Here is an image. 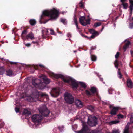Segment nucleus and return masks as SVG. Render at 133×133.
I'll return each instance as SVG.
<instances>
[{
    "label": "nucleus",
    "mask_w": 133,
    "mask_h": 133,
    "mask_svg": "<svg viewBox=\"0 0 133 133\" xmlns=\"http://www.w3.org/2000/svg\"><path fill=\"white\" fill-rule=\"evenodd\" d=\"M88 127L86 125H84L82 129L78 132V133H88L89 131Z\"/></svg>",
    "instance_id": "nucleus-14"
},
{
    "label": "nucleus",
    "mask_w": 133,
    "mask_h": 133,
    "mask_svg": "<svg viewBox=\"0 0 133 133\" xmlns=\"http://www.w3.org/2000/svg\"><path fill=\"white\" fill-rule=\"evenodd\" d=\"M93 35L90 37H88V36L85 35L84 34H81V36L83 37H85L88 39L91 40L97 36L99 34H92Z\"/></svg>",
    "instance_id": "nucleus-16"
},
{
    "label": "nucleus",
    "mask_w": 133,
    "mask_h": 133,
    "mask_svg": "<svg viewBox=\"0 0 133 133\" xmlns=\"http://www.w3.org/2000/svg\"><path fill=\"white\" fill-rule=\"evenodd\" d=\"M130 121L131 123H133V117L132 116H131L130 118Z\"/></svg>",
    "instance_id": "nucleus-54"
},
{
    "label": "nucleus",
    "mask_w": 133,
    "mask_h": 133,
    "mask_svg": "<svg viewBox=\"0 0 133 133\" xmlns=\"http://www.w3.org/2000/svg\"><path fill=\"white\" fill-rule=\"evenodd\" d=\"M77 50H74L73 52L74 53H76V52H77Z\"/></svg>",
    "instance_id": "nucleus-64"
},
{
    "label": "nucleus",
    "mask_w": 133,
    "mask_h": 133,
    "mask_svg": "<svg viewBox=\"0 0 133 133\" xmlns=\"http://www.w3.org/2000/svg\"><path fill=\"white\" fill-rule=\"evenodd\" d=\"M79 84L80 85L84 88H85L86 87V84L84 82H80Z\"/></svg>",
    "instance_id": "nucleus-37"
},
{
    "label": "nucleus",
    "mask_w": 133,
    "mask_h": 133,
    "mask_svg": "<svg viewBox=\"0 0 133 133\" xmlns=\"http://www.w3.org/2000/svg\"><path fill=\"white\" fill-rule=\"evenodd\" d=\"M59 29L58 28H57V32L58 33H62V32H61L59 31H58Z\"/></svg>",
    "instance_id": "nucleus-59"
},
{
    "label": "nucleus",
    "mask_w": 133,
    "mask_h": 133,
    "mask_svg": "<svg viewBox=\"0 0 133 133\" xmlns=\"http://www.w3.org/2000/svg\"><path fill=\"white\" fill-rule=\"evenodd\" d=\"M42 34V37L43 38H47L49 36V34ZM51 34L55 35L56 34Z\"/></svg>",
    "instance_id": "nucleus-24"
},
{
    "label": "nucleus",
    "mask_w": 133,
    "mask_h": 133,
    "mask_svg": "<svg viewBox=\"0 0 133 133\" xmlns=\"http://www.w3.org/2000/svg\"><path fill=\"white\" fill-rule=\"evenodd\" d=\"M32 121L35 123H39L40 122L42 118L41 115L39 114L34 115L32 117Z\"/></svg>",
    "instance_id": "nucleus-8"
},
{
    "label": "nucleus",
    "mask_w": 133,
    "mask_h": 133,
    "mask_svg": "<svg viewBox=\"0 0 133 133\" xmlns=\"http://www.w3.org/2000/svg\"><path fill=\"white\" fill-rule=\"evenodd\" d=\"M101 25V23L100 22H96L94 23V27H97L100 26Z\"/></svg>",
    "instance_id": "nucleus-32"
},
{
    "label": "nucleus",
    "mask_w": 133,
    "mask_h": 133,
    "mask_svg": "<svg viewBox=\"0 0 133 133\" xmlns=\"http://www.w3.org/2000/svg\"><path fill=\"white\" fill-rule=\"evenodd\" d=\"M4 71V69L3 67H0V75H2L3 74Z\"/></svg>",
    "instance_id": "nucleus-34"
},
{
    "label": "nucleus",
    "mask_w": 133,
    "mask_h": 133,
    "mask_svg": "<svg viewBox=\"0 0 133 133\" xmlns=\"http://www.w3.org/2000/svg\"><path fill=\"white\" fill-rule=\"evenodd\" d=\"M99 130H92L91 131L88 132V133H99Z\"/></svg>",
    "instance_id": "nucleus-38"
},
{
    "label": "nucleus",
    "mask_w": 133,
    "mask_h": 133,
    "mask_svg": "<svg viewBox=\"0 0 133 133\" xmlns=\"http://www.w3.org/2000/svg\"><path fill=\"white\" fill-rule=\"evenodd\" d=\"M15 110L17 113H18L19 111V108L17 107H16L15 108Z\"/></svg>",
    "instance_id": "nucleus-43"
},
{
    "label": "nucleus",
    "mask_w": 133,
    "mask_h": 133,
    "mask_svg": "<svg viewBox=\"0 0 133 133\" xmlns=\"http://www.w3.org/2000/svg\"><path fill=\"white\" fill-rule=\"evenodd\" d=\"M65 99L67 103L72 104L74 102V98L72 95L69 93H66L64 95Z\"/></svg>",
    "instance_id": "nucleus-4"
},
{
    "label": "nucleus",
    "mask_w": 133,
    "mask_h": 133,
    "mask_svg": "<svg viewBox=\"0 0 133 133\" xmlns=\"http://www.w3.org/2000/svg\"><path fill=\"white\" fill-rule=\"evenodd\" d=\"M129 123H128L127 124L125 127L124 129V131L123 133H129Z\"/></svg>",
    "instance_id": "nucleus-21"
},
{
    "label": "nucleus",
    "mask_w": 133,
    "mask_h": 133,
    "mask_svg": "<svg viewBox=\"0 0 133 133\" xmlns=\"http://www.w3.org/2000/svg\"><path fill=\"white\" fill-rule=\"evenodd\" d=\"M58 128L59 129V130L61 131L63 129L64 127L63 126H59L58 127Z\"/></svg>",
    "instance_id": "nucleus-49"
},
{
    "label": "nucleus",
    "mask_w": 133,
    "mask_h": 133,
    "mask_svg": "<svg viewBox=\"0 0 133 133\" xmlns=\"http://www.w3.org/2000/svg\"><path fill=\"white\" fill-rule=\"evenodd\" d=\"M42 33H44V31H46V33H48L49 32L48 30L46 29H45L43 30H42Z\"/></svg>",
    "instance_id": "nucleus-52"
},
{
    "label": "nucleus",
    "mask_w": 133,
    "mask_h": 133,
    "mask_svg": "<svg viewBox=\"0 0 133 133\" xmlns=\"http://www.w3.org/2000/svg\"><path fill=\"white\" fill-rule=\"evenodd\" d=\"M121 6H122L123 7V8L124 9H127L128 7V4L127 3H121Z\"/></svg>",
    "instance_id": "nucleus-26"
},
{
    "label": "nucleus",
    "mask_w": 133,
    "mask_h": 133,
    "mask_svg": "<svg viewBox=\"0 0 133 133\" xmlns=\"http://www.w3.org/2000/svg\"><path fill=\"white\" fill-rule=\"evenodd\" d=\"M84 3L82 2V1H80L79 3V6L81 8H83L84 6L83 5Z\"/></svg>",
    "instance_id": "nucleus-39"
},
{
    "label": "nucleus",
    "mask_w": 133,
    "mask_h": 133,
    "mask_svg": "<svg viewBox=\"0 0 133 133\" xmlns=\"http://www.w3.org/2000/svg\"><path fill=\"white\" fill-rule=\"evenodd\" d=\"M96 47L95 46H92L91 48V49H90V52H91V51L93 50H95L96 49Z\"/></svg>",
    "instance_id": "nucleus-51"
},
{
    "label": "nucleus",
    "mask_w": 133,
    "mask_h": 133,
    "mask_svg": "<svg viewBox=\"0 0 133 133\" xmlns=\"http://www.w3.org/2000/svg\"><path fill=\"white\" fill-rule=\"evenodd\" d=\"M75 105L77 107L81 108L83 106V104L81 101L78 99L76 100L75 101Z\"/></svg>",
    "instance_id": "nucleus-17"
},
{
    "label": "nucleus",
    "mask_w": 133,
    "mask_h": 133,
    "mask_svg": "<svg viewBox=\"0 0 133 133\" xmlns=\"http://www.w3.org/2000/svg\"><path fill=\"white\" fill-rule=\"evenodd\" d=\"M114 64L115 65V67L116 68H118V60H117V59L115 61Z\"/></svg>",
    "instance_id": "nucleus-35"
},
{
    "label": "nucleus",
    "mask_w": 133,
    "mask_h": 133,
    "mask_svg": "<svg viewBox=\"0 0 133 133\" xmlns=\"http://www.w3.org/2000/svg\"><path fill=\"white\" fill-rule=\"evenodd\" d=\"M74 23H75V25L76 26L77 28V29H78L79 28H78V23L77 21V18L76 17H74Z\"/></svg>",
    "instance_id": "nucleus-36"
},
{
    "label": "nucleus",
    "mask_w": 133,
    "mask_h": 133,
    "mask_svg": "<svg viewBox=\"0 0 133 133\" xmlns=\"http://www.w3.org/2000/svg\"><path fill=\"white\" fill-rule=\"evenodd\" d=\"M34 94L35 95V97L37 99H38L39 96L41 97L46 96L47 95L44 93H43L42 92L40 93L38 91H36L34 93Z\"/></svg>",
    "instance_id": "nucleus-13"
},
{
    "label": "nucleus",
    "mask_w": 133,
    "mask_h": 133,
    "mask_svg": "<svg viewBox=\"0 0 133 133\" xmlns=\"http://www.w3.org/2000/svg\"><path fill=\"white\" fill-rule=\"evenodd\" d=\"M112 133H119V130L115 129L112 130Z\"/></svg>",
    "instance_id": "nucleus-40"
},
{
    "label": "nucleus",
    "mask_w": 133,
    "mask_h": 133,
    "mask_svg": "<svg viewBox=\"0 0 133 133\" xmlns=\"http://www.w3.org/2000/svg\"><path fill=\"white\" fill-rule=\"evenodd\" d=\"M23 114L25 115H30L31 112L30 111H28L26 109H24L23 112Z\"/></svg>",
    "instance_id": "nucleus-30"
},
{
    "label": "nucleus",
    "mask_w": 133,
    "mask_h": 133,
    "mask_svg": "<svg viewBox=\"0 0 133 133\" xmlns=\"http://www.w3.org/2000/svg\"><path fill=\"white\" fill-rule=\"evenodd\" d=\"M67 36L68 37H71V34H67Z\"/></svg>",
    "instance_id": "nucleus-61"
},
{
    "label": "nucleus",
    "mask_w": 133,
    "mask_h": 133,
    "mask_svg": "<svg viewBox=\"0 0 133 133\" xmlns=\"http://www.w3.org/2000/svg\"><path fill=\"white\" fill-rule=\"evenodd\" d=\"M32 43L34 44H37V45H38L39 44V42L38 41H33L32 42Z\"/></svg>",
    "instance_id": "nucleus-46"
},
{
    "label": "nucleus",
    "mask_w": 133,
    "mask_h": 133,
    "mask_svg": "<svg viewBox=\"0 0 133 133\" xmlns=\"http://www.w3.org/2000/svg\"><path fill=\"white\" fill-rule=\"evenodd\" d=\"M29 30H30V29L29 28H24V30H23L22 33H32V32H29Z\"/></svg>",
    "instance_id": "nucleus-27"
},
{
    "label": "nucleus",
    "mask_w": 133,
    "mask_h": 133,
    "mask_svg": "<svg viewBox=\"0 0 133 133\" xmlns=\"http://www.w3.org/2000/svg\"><path fill=\"white\" fill-rule=\"evenodd\" d=\"M6 28H8V27L6 25H4V27L3 28V29H4Z\"/></svg>",
    "instance_id": "nucleus-56"
},
{
    "label": "nucleus",
    "mask_w": 133,
    "mask_h": 133,
    "mask_svg": "<svg viewBox=\"0 0 133 133\" xmlns=\"http://www.w3.org/2000/svg\"><path fill=\"white\" fill-rule=\"evenodd\" d=\"M90 54L91 55L90 57L92 61H95L97 59V57L94 55L91 54V52H90Z\"/></svg>",
    "instance_id": "nucleus-23"
},
{
    "label": "nucleus",
    "mask_w": 133,
    "mask_h": 133,
    "mask_svg": "<svg viewBox=\"0 0 133 133\" xmlns=\"http://www.w3.org/2000/svg\"><path fill=\"white\" fill-rule=\"evenodd\" d=\"M60 91L59 89L54 88L52 89V91L50 92V94L52 97H56L59 95Z\"/></svg>",
    "instance_id": "nucleus-9"
},
{
    "label": "nucleus",
    "mask_w": 133,
    "mask_h": 133,
    "mask_svg": "<svg viewBox=\"0 0 133 133\" xmlns=\"http://www.w3.org/2000/svg\"><path fill=\"white\" fill-rule=\"evenodd\" d=\"M9 63L11 65H16L17 63V62L11 61H9Z\"/></svg>",
    "instance_id": "nucleus-45"
},
{
    "label": "nucleus",
    "mask_w": 133,
    "mask_h": 133,
    "mask_svg": "<svg viewBox=\"0 0 133 133\" xmlns=\"http://www.w3.org/2000/svg\"><path fill=\"white\" fill-rule=\"evenodd\" d=\"M127 0H120V1L122 3H125V2Z\"/></svg>",
    "instance_id": "nucleus-57"
},
{
    "label": "nucleus",
    "mask_w": 133,
    "mask_h": 133,
    "mask_svg": "<svg viewBox=\"0 0 133 133\" xmlns=\"http://www.w3.org/2000/svg\"><path fill=\"white\" fill-rule=\"evenodd\" d=\"M52 76L54 78L57 79L61 78L64 82L67 81H65L66 79L62 75L53 73L52 74Z\"/></svg>",
    "instance_id": "nucleus-15"
},
{
    "label": "nucleus",
    "mask_w": 133,
    "mask_h": 133,
    "mask_svg": "<svg viewBox=\"0 0 133 133\" xmlns=\"http://www.w3.org/2000/svg\"><path fill=\"white\" fill-rule=\"evenodd\" d=\"M87 123L89 126H95L98 124L97 118L95 116H89L88 117Z\"/></svg>",
    "instance_id": "nucleus-2"
},
{
    "label": "nucleus",
    "mask_w": 133,
    "mask_h": 133,
    "mask_svg": "<svg viewBox=\"0 0 133 133\" xmlns=\"http://www.w3.org/2000/svg\"><path fill=\"white\" fill-rule=\"evenodd\" d=\"M100 80L101 81H103V78H100Z\"/></svg>",
    "instance_id": "nucleus-62"
},
{
    "label": "nucleus",
    "mask_w": 133,
    "mask_h": 133,
    "mask_svg": "<svg viewBox=\"0 0 133 133\" xmlns=\"http://www.w3.org/2000/svg\"><path fill=\"white\" fill-rule=\"evenodd\" d=\"M29 23L32 26L34 25L36 23V21L35 20L33 19H31L29 21Z\"/></svg>",
    "instance_id": "nucleus-25"
},
{
    "label": "nucleus",
    "mask_w": 133,
    "mask_h": 133,
    "mask_svg": "<svg viewBox=\"0 0 133 133\" xmlns=\"http://www.w3.org/2000/svg\"><path fill=\"white\" fill-rule=\"evenodd\" d=\"M39 82H40V83L39 84L36 83L35 82V79H33L32 81V85L35 87L36 86H37L38 85L41 86L42 85L41 81L40 80H39Z\"/></svg>",
    "instance_id": "nucleus-22"
},
{
    "label": "nucleus",
    "mask_w": 133,
    "mask_h": 133,
    "mask_svg": "<svg viewBox=\"0 0 133 133\" xmlns=\"http://www.w3.org/2000/svg\"><path fill=\"white\" fill-rule=\"evenodd\" d=\"M6 74L7 76H11L13 75L14 73L13 71L11 69H9L6 71Z\"/></svg>",
    "instance_id": "nucleus-20"
},
{
    "label": "nucleus",
    "mask_w": 133,
    "mask_h": 133,
    "mask_svg": "<svg viewBox=\"0 0 133 133\" xmlns=\"http://www.w3.org/2000/svg\"><path fill=\"white\" fill-rule=\"evenodd\" d=\"M59 13V11L54 8L49 10L44 11L41 16L40 19H43L44 16H46L50 17L51 19L56 20L58 17Z\"/></svg>",
    "instance_id": "nucleus-1"
},
{
    "label": "nucleus",
    "mask_w": 133,
    "mask_h": 133,
    "mask_svg": "<svg viewBox=\"0 0 133 133\" xmlns=\"http://www.w3.org/2000/svg\"><path fill=\"white\" fill-rule=\"evenodd\" d=\"M127 85L128 87L131 88L133 86V83L131 80L130 79H127Z\"/></svg>",
    "instance_id": "nucleus-19"
},
{
    "label": "nucleus",
    "mask_w": 133,
    "mask_h": 133,
    "mask_svg": "<svg viewBox=\"0 0 133 133\" xmlns=\"http://www.w3.org/2000/svg\"><path fill=\"white\" fill-rule=\"evenodd\" d=\"M130 10V14H132V11L133 10V8H132V10H131L130 9H129Z\"/></svg>",
    "instance_id": "nucleus-60"
},
{
    "label": "nucleus",
    "mask_w": 133,
    "mask_h": 133,
    "mask_svg": "<svg viewBox=\"0 0 133 133\" xmlns=\"http://www.w3.org/2000/svg\"><path fill=\"white\" fill-rule=\"evenodd\" d=\"M65 82L69 83L71 82V85L73 89H77L78 87V84L77 82L72 78L70 77L68 79H66Z\"/></svg>",
    "instance_id": "nucleus-5"
},
{
    "label": "nucleus",
    "mask_w": 133,
    "mask_h": 133,
    "mask_svg": "<svg viewBox=\"0 0 133 133\" xmlns=\"http://www.w3.org/2000/svg\"><path fill=\"white\" fill-rule=\"evenodd\" d=\"M79 19L80 23L83 26H85L90 24V20L89 19H86L84 16L81 17Z\"/></svg>",
    "instance_id": "nucleus-7"
},
{
    "label": "nucleus",
    "mask_w": 133,
    "mask_h": 133,
    "mask_svg": "<svg viewBox=\"0 0 133 133\" xmlns=\"http://www.w3.org/2000/svg\"><path fill=\"white\" fill-rule=\"evenodd\" d=\"M129 26L130 28L131 29L133 28V23L131 22L129 23Z\"/></svg>",
    "instance_id": "nucleus-41"
},
{
    "label": "nucleus",
    "mask_w": 133,
    "mask_h": 133,
    "mask_svg": "<svg viewBox=\"0 0 133 133\" xmlns=\"http://www.w3.org/2000/svg\"><path fill=\"white\" fill-rule=\"evenodd\" d=\"M119 53L118 52L117 53L115 56V57L116 59H117L118 58L119 56Z\"/></svg>",
    "instance_id": "nucleus-42"
},
{
    "label": "nucleus",
    "mask_w": 133,
    "mask_h": 133,
    "mask_svg": "<svg viewBox=\"0 0 133 133\" xmlns=\"http://www.w3.org/2000/svg\"><path fill=\"white\" fill-rule=\"evenodd\" d=\"M25 45L27 47H29L31 46V45L30 43H28L26 44H25Z\"/></svg>",
    "instance_id": "nucleus-55"
},
{
    "label": "nucleus",
    "mask_w": 133,
    "mask_h": 133,
    "mask_svg": "<svg viewBox=\"0 0 133 133\" xmlns=\"http://www.w3.org/2000/svg\"><path fill=\"white\" fill-rule=\"evenodd\" d=\"M39 111L41 115L45 117L47 116L50 112L45 105L41 107L39 109Z\"/></svg>",
    "instance_id": "nucleus-6"
},
{
    "label": "nucleus",
    "mask_w": 133,
    "mask_h": 133,
    "mask_svg": "<svg viewBox=\"0 0 133 133\" xmlns=\"http://www.w3.org/2000/svg\"><path fill=\"white\" fill-rule=\"evenodd\" d=\"M104 28V27L103 26H102V29L101 30V31H102L103 30V29Z\"/></svg>",
    "instance_id": "nucleus-63"
},
{
    "label": "nucleus",
    "mask_w": 133,
    "mask_h": 133,
    "mask_svg": "<svg viewBox=\"0 0 133 133\" xmlns=\"http://www.w3.org/2000/svg\"><path fill=\"white\" fill-rule=\"evenodd\" d=\"M122 75L120 71H118V76L120 79H121L122 78Z\"/></svg>",
    "instance_id": "nucleus-44"
},
{
    "label": "nucleus",
    "mask_w": 133,
    "mask_h": 133,
    "mask_svg": "<svg viewBox=\"0 0 133 133\" xmlns=\"http://www.w3.org/2000/svg\"><path fill=\"white\" fill-rule=\"evenodd\" d=\"M112 109L111 110L110 114L112 115H115L116 114L118 110L120 109V108L118 107H112Z\"/></svg>",
    "instance_id": "nucleus-12"
},
{
    "label": "nucleus",
    "mask_w": 133,
    "mask_h": 133,
    "mask_svg": "<svg viewBox=\"0 0 133 133\" xmlns=\"http://www.w3.org/2000/svg\"><path fill=\"white\" fill-rule=\"evenodd\" d=\"M18 30L16 28H15L12 29V33H15Z\"/></svg>",
    "instance_id": "nucleus-48"
},
{
    "label": "nucleus",
    "mask_w": 133,
    "mask_h": 133,
    "mask_svg": "<svg viewBox=\"0 0 133 133\" xmlns=\"http://www.w3.org/2000/svg\"><path fill=\"white\" fill-rule=\"evenodd\" d=\"M50 30L51 31L50 33H54V31L53 29H50Z\"/></svg>",
    "instance_id": "nucleus-58"
},
{
    "label": "nucleus",
    "mask_w": 133,
    "mask_h": 133,
    "mask_svg": "<svg viewBox=\"0 0 133 133\" xmlns=\"http://www.w3.org/2000/svg\"><path fill=\"white\" fill-rule=\"evenodd\" d=\"M89 31L90 33H99L98 32L96 31L93 29H89Z\"/></svg>",
    "instance_id": "nucleus-33"
},
{
    "label": "nucleus",
    "mask_w": 133,
    "mask_h": 133,
    "mask_svg": "<svg viewBox=\"0 0 133 133\" xmlns=\"http://www.w3.org/2000/svg\"><path fill=\"white\" fill-rule=\"evenodd\" d=\"M21 36L22 39L24 40H26V39H28V38H30L31 40L35 38L33 34H28L27 35H25V34H21Z\"/></svg>",
    "instance_id": "nucleus-10"
},
{
    "label": "nucleus",
    "mask_w": 133,
    "mask_h": 133,
    "mask_svg": "<svg viewBox=\"0 0 133 133\" xmlns=\"http://www.w3.org/2000/svg\"><path fill=\"white\" fill-rule=\"evenodd\" d=\"M60 22L63 23L64 25H66L67 24V21L66 19L61 18L60 19Z\"/></svg>",
    "instance_id": "nucleus-28"
},
{
    "label": "nucleus",
    "mask_w": 133,
    "mask_h": 133,
    "mask_svg": "<svg viewBox=\"0 0 133 133\" xmlns=\"http://www.w3.org/2000/svg\"><path fill=\"white\" fill-rule=\"evenodd\" d=\"M88 109L90 110H92L94 109V107L91 105L89 106L88 107Z\"/></svg>",
    "instance_id": "nucleus-53"
},
{
    "label": "nucleus",
    "mask_w": 133,
    "mask_h": 133,
    "mask_svg": "<svg viewBox=\"0 0 133 133\" xmlns=\"http://www.w3.org/2000/svg\"><path fill=\"white\" fill-rule=\"evenodd\" d=\"M42 79L43 81V82L42 83V87L41 89L44 88V87H45L46 84H49L50 83V81L49 79H48L46 77L44 76L42 77Z\"/></svg>",
    "instance_id": "nucleus-11"
},
{
    "label": "nucleus",
    "mask_w": 133,
    "mask_h": 133,
    "mask_svg": "<svg viewBox=\"0 0 133 133\" xmlns=\"http://www.w3.org/2000/svg\"><path fill=\"white\" fill-rule=\"evenodd\" d=\"M117 116L119 118H123L124 117L123 115L120 114L118 115Z\"/></svg>",
    "instance_id": "nucleus-50"
},
{
    "label": "nucleus",
    "mask_w": 133,
    "mask_h": 133,
    "mask_svg": "<svg viewBox=\"0 0 133 133\" xmlns=\"http://www.w3.org/2000/svg\"><path fill=\"white\" fill-rule=\"evenodd\" d=\"M90 91L88 90H85L86 95L89 97L94 95L95 94L97 97H99V96L98 95V92L97 88L95 87H92L90 89Z\"/></svg>",
    "instance_id": "nucleus-3"
},
{
    "label": "nucleus",
    "mask_w": 133,
    "mask_h": 133,
    "mask_svg": "<svg viewBox=\"0 0 133 133\" xmlns=\"http://www.w3.org/2000/svg\"><path fill=\"white\" fill-rule=\"evenodd\" d=\"M125 44L123 46V49L125 51L127 48H128L129 45L130 44L131 42L129 40H126L124 41Z\"/></svg>",
    "instance_id": "nucleus-18"
},
{
    "label": "nucleus",
    "mask_w": 133,
    "mask_h": 133,
    "mask_svg": "<svg viewBox=\"0 0 133 133\" xmlns=\"http://www.w3.org/2000/svg\"><path fill=\"white\" fill-rule=\"evenodd\" d=\"M119 122V121L118 120L111 121L109 122V124L110 125H112L114 124H116L117 123H118Z\"/></svg>",
    "instance_id": "nucleus-29"
},
{
    "label": "nucleus",
    "mask_w": 133,
    "mask_h": 133,
    "mask_svg": "<svg viewBox=\"0 0 133 133\" xmlns=\"http://www.w3.org/2000/svg\"><path fill=\"white\" fill-rule=\"evenodd\" d=\"M129 3L130 4L129 6V9H130L131 10L133 8V0H129Z\"/></svg>",
    "instance_id": "nucleus-31"
},
{
    "label": "nucleus",
    "mask_w": 133,
    "mask_h": 133,
    "mask_svg": "<svg viewBox=\"0 0 133 133\" xmlns=\"http://www.w3.org/2000/svg\"><path fill=\"white\" fill-rule=\"evenodd\" d=\"M26 96L25 94L23 93L21 95V98H24Z\"/></svg>",
    "instance_id": "nucleus-47"
}]
</instances>
